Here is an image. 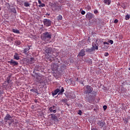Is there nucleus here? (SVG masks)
Instances as JSON below:
<instances>
[{
	"instance_id": "9d476101",
	"label": "nucleus",
	"mask_w": 130,
	"mask_h": 130,
	"mask_svg": "<svg viewBox=\"0 0 130 130\" xmlns=\"http://www.w3.org/2000/svg\"><path fill=\"white\" fill-rule=\"evenodd\" d=\"M58 89H59L58 95H59V94H60L61 95H62L63 94V92H64V89L63 88V87H61V86H59Z\"/></svg>"
},
{
	"instance_id": "f3484780",
	"label": "nucleus",
	"mask_w": 130,
	"mask_h": 130,
	"mask_svg": "<svg viewBox=\"0 0 130 130\" xmlns=\"http://www.w3.org/2000/svg\"><path fill=\"white\" fill-rule=\"evenodd\" d=\"M10 79H11V77H10V76L8 77L7 78V81H5V84H6V83H7V85H9V84H10V83L11 82V80H10Z\"/></svg>"
},
{
	"instance_id": "6ab92c4d",
	"label": "nucleus",
	"mask_w": 130,
	"mask_h": 130,
	"mask_svg": "<svg viewBox=\"0 0 130 130\" xmlns=\"http://www.w3.org/2000/svg\"><path fill=\"white\" fill-rule=\"evenodd\" d=\"M86 62H88L90 64H92V63H93V61H92V60L90 58H88V59H87L86 60Z\"/></svg>"
},
{
	"instance_id": "412c9836",
	"label": "nucleus",
	"mask_w": 130,
	"mask_h": 130,
	"mask_svg": "<svg viewBox=\"0 0 130 130\" xmlns=\"http://www.w3.org/2000/svg\"><path fill=\"white\" fill-rule=\"evenodd\" d=\"M126 7H127V4L126 3H123L122 8H123V9H126Z\"/></svg>"
},
{
	"instance_id": "f704fd0d",
	"label": "nucleus",
	"mask_w": 130,
	"mask_h": 130,
	"mask_svg": "<svg viewBox=\"0 0 130 130\" xmlns=\"http://www.w3.org/2000/svg\"><path fill=\"white\" fill-rule=\"evenodd\" d=\"M103 109L104 110H106V109H107V106H106V105L104 106Z\"/></svg>"
},
{
	"instance_id": "ddd939ff",
	"label": "nucleus",
	"mask_w": 130,
	"mask_h": 130,
	"mask_svg": "<svg viewBox=\"0 0 130 130\" xmlns=\"http://www.w3.org/2000/svg\"><path fill=\"white\" fill-rule=\"evenodd\" d=\"M58 92H59V89L57 88L56 90L53 91L52 95H53V96H55V95H56Z\"/></svg>"
},
{
	"instance_id": "c03bdc74",
	"label": "nucleus",
	"mask_w": 130,
	"mask_h": 130,
	"mask_svg": "<svg viewBox=\"0 0 130 130\" xmlns=\"http://www.w3.org/2000/svg\"><path fill=\"white\" fill-rule=\"evenodd\" d=\"M87 9H88V10H91V7L87 6Z\"/></svg>"
},
{
	"instance_id": "e433bc0d",
	"label": "nucleus",
	"mask_w": 130,
	"mask_h": 130,
	"mask_svg": "<svg viewBox=\"0 0 130 130\" xmlns=\"http://www.w3.org/2000/svg\"><path fill=\"white\" fill-rule=\"evenodd\" d=\"M53 71H57V67H55V68H52Z\"/></svg>"
},
{
	"instance_id": "c85d7f7f",
	"label": "nucleus",
	"mask_w": 130,
	"mask_h": 130,
	"mask_svg": "<svg viewBox=\"0 0 130 130\" xmlns=\"http://www.w3.org/2000/svg\"><path fill=\"white\" fill-rule=\"evenodd\" d=\"M94 50H98V46L96 45V44L94 45Z\"/></svg>"
},
{
	"instance_id": "4d7b16f0",
	"label": "nucleus",
	"mask_w": 130,
	"mask_h": 130,
	"mask_svg": "<svg viewBox=\"0 0 130 130\" xmlns=\"http://www.w3.org/2000/svg\"><path fill=\"white\" fill-rule=\"evenodd\" d=\"M128 70L130 71V68H129Z\"/></svg>"
},
{
	"instance_id": "bb28decb",
	"label": "nucleus",
	"mask_w": 130,
	"mask_h": 130,
	"mask_svg": "<svg viewBox=\"0 0 130 130\" xmlns=\"http://www.w3.org/2000/svg\"><path fill=\"white\" fill-rule=\"evenodd\" d=\"M39 8H43L44 7H45V4L44 3H41V4H40V5H39Z\"/></svg>"
},
{
	"instance_id": "5fc2aeb1",
	"label": "nucleus",
	"mask_w": 130,
	"mask_h": 130,
	"mask_svg": "<svg viewBox=\"0 0 130 130\" xmlns=\"http://www.w3.org/2000/svg\"><path fill=\"white\" fill-rule=\"evenodd\" d=\"M2 10V8L0 7V11Z\"/></svg>"
},
{
	"instance_id": "f03ea898",
	"label": "nucleus",
	"mask_w": 130,
	"mask_h": 130,
	"mask_svg": "<svg viewBox=\"0 0 130 130\" xmlns=\"http://www.w3.org/2000/svg\"><path fill=\"white\" fill-rule=\"evenodd\" d=\"M41 39L42 40H43L44 41H49L50 39H51V34L48 32H45L42 34L41 36Z\"/></svg>"
},
{
	"instance_id": "f8f14e48",
	"label": "nucleus",
	"mask_w": 130,
	"mask_h": 130,
	"mask_svg": "<svg viewBox=\"0 0 130 130\" xmlns=\"http://www.w3.org/2000/svg\"><path fill=\"white\" fill-rule=\"evenodd\" d=\"M13 57L14 59H16V60H19V59H20V56H19V54H18V53H15Z\"/></svg>"
},
{
	"instance_id": "6e6d98bb",
	"label": "nucleus",
	"mask_w": 130,
	"mask_h": 130,
	"mask_svg": "<svg viewBox=\"0 0 130 130\" xmlns=\"http://www.w3.org/2000/svg\"><path fill=\"white\" fill-rule=\"evenodd\" d=\"M64 68H67V66H64Z\"/></svg>"
},
{
	"instance_id": "7ed1b4c3",
	"label": "nucleus",
	"mask_w": 130,
	"mask_h": 130,
	"mask_svg": "<svg viewBox=\"0 0 130 130\" xmlns=\"http://www.w3.org/2000/svg\"><path fill=\"white\" fill-rule=\"evenodd\" d=\"M4 120L6 122H7V121H11L10 123H9V124H11L12 122H13V117L11 116V115L7 114H6L5 117L4 118Z\"/></svg>"
},
{
	"instance_id": "f257e3e1",
	"label": "nucleus",
	"mask_w": 130,
	"mask_h": 130,
	"mask_svg": "<svg viewBox=\"0 0 130 130\" xmlns=\"http://www.w3.org/2000/svg\"><path fill=\"white\" fill-rule=\"evenodd\" d=\"M93 92V87H92L90 85H86L85 86L84 88V94H86V96L85 97V100L86 102H90V100L89 98H90V95L89 94H91Z\"/></svg>"
},
{
	"instance_id": "2f4dec72",
	"label": "nucleus",
	"mask_w": 130,
	"mask_h": 130,
	"mask_svg": "<svg viewBox=\"0 0 130 130\" xmlns=\"http://www.w3.org/2000/svg\"><path fill=\"white\" fill-rule=\"evenodd\" d=\"M109 55V53H108V52H106L104 54L105 56H108Z\"/></svg>"
},
{
	"instance_id": "09e8293b",
	"label": "nucleus",
	"mask_w": 130,
	"mask_h": 130,
	"mask_svg": "<svg viewBox=\"0 0 130 130\" xmlns=\"http://www.w3.org/2000/svg\"><path fill=\"white\" fill-rule=\"evenodd\" d=\"M92 94H94V95H96V94H97V92H94V93H92Z\"/></svg>"
},
{
	"instance_id": "0eeeda50",
	"label": "nucleus",
	"mask_w": 130,
	"mask_h": 130,
	"mask_svg": "<svg viewBox=\"0 0 130 130\" xmlns=\"http://www.w3.org/2000/svg\"><path fill=\"white\" fill-rule=\"evenodd\" d=\"M8 63H10V66H13V67L18 66L19 64V63H18V62L13 60V59H11L10 61H8Z\"/></svg>"
},
{
	"instance_id": "4c0bfd02",
	"label": "nucleus",
	"mask_w": 130,
	"mask_h": 130,
	"mask_svg": "<svg viewBox=\"0 0 130 130\" xmlns=\"http://www.w3.org/2000/svg\"><path fill=\"white\" fill-rule=\"evenodd\" d=\"M34 92H35V93H37V94H39V93H38V90H37V89H35Z\"/></svg>"
},
{
	"instance_id": "a19ab883",
	"label": "nucleus",
	"mask_w": 130,
	"mask_h": 130,
	"mask_svg": "<svg viewBox=\"0 0 130 130\" xmlns=\"http://www.w3.org/2000/svg\"><path fill=\"white\" fill-rule=\"evenodd\" d=\"M38 3H39V5H41V4H42V3H41V1H40V0H38Z\"/></svg>"
},
{
	"instance_id": "4468645a",
	"label": "nucleus",
	"mask_w": 130,
	"mask_h": 130,
	"mask_svg": "<svg viewBox=\"0 0 130 130\" xmlns=\"http://www.w3.org/2000/svg\"><path fill=\"white\" fill-rule=\"evenodd\" d=\"M36 81L38 84L41 83L40 82L41 81V76H37L36 79Z\"/></svg>"
},
{
	"instance_id": "de8ad7c7",
	"label": "nucleus",
	"mask_w": 130,
	"mask_h": 130,
	"mask_svg": "<svg viewBox=\"0 0 130 130\" xmlns=\"http://www.w3.org/2000/svg\"><path fill=\"white\" fill-rule=\"evenodd\" d=\"M35 89H31L30 90V92H34Z\"/></svg>"
},
{
	"instance_id": "a211bd4d",
	"label": "nucleus",
	"mask_w": 130,
	"mask_h": 130,
	"mask_svg": "<svg viewBox=\"0 0 130 130\" xmlns=\"http://www.w3.org/2000/svg\"><path fill=\"white\" fill-rule=\"evenodd\" d=\"M50 112H53V113H56V110H53V109L51 107L49 108Z\"/></svg>"
},
{
	"instance_id": "2eb2a0df",
	"label": "nucleus",
	"mask_w": 130,
	"mask_h": 130,
	"mask_svg": "<svg viewBox=\"0 0 130 130\" xmlns=\"http://www.w3.org/2000/svg\"><path fill=\"white\" fill-rule=\"evenodd\" d=\"M12 32H13V33H15L16 34H20V31L17 29L13 28Z\"/></svg>"
},
{
	"instance_id": "603ef678",
	"label": "nucleus",
	"mask_w": 130,
	"mask_h": 130,
	"mask_svg": "<svg viewBox=\"0 0 130 130\" xmlns=\"http://www.w3.org/2000/svg\"><path fill=\"white\" fill-rule=\"evenodd\" d=\"M79 80V78H77V81H78Z\"/></svg>"
},
{
	"instance_id": "1a4fd4ad",
	"label": "nucleus",
	"mask_w": 130,
	"mask_h": 130,
	"mask_svg": "<svg viewBox=\"0 0 130 130\" xmlns=\"http://www.w3.org/2000/svg\"><path fill=\"white\" fill-rule=\"evenodd\" d=\"M86 17L89 20H91L93 18V14H92L90 12H88L87 13Z\"/></svg>"
},
{
	"instance_id": "c9c22d12",
	"label": "nucleus",
	"mask_w": 130,
	"mask_h": 130,
	"mask_svg": "<svg viewBox=\"0 0 130 130\" xmlns=\"http://www.w3.org/2000/svg\"><path fill=\"white\" fill-rule=\"evenodd\" d=\"M114 23H116H116H118V20H117V19H115V20H114Z\"/></svg>"
},
{
	"instance_id": "49530a36",
	"label": "nucleus",
	"mask_w": 130,
	"mask_h": 130,
	"mask_svg": "<svg viewBox=\"0 0 130 130\" xmlns=\"http://www.w3.org/2000/svg\"><path fill=\"white\" fill-rule=\"evenodd\" d=\"M5 85H4V86H8V84H8L7 83H6V81L5 82Z\"/></svg>"
},
{
	"instance_id": "3c124183",
	"label": "nucleus",
	"mask_w": 130,
	"mask_h": 130,
	"mask_svg": "<svg viewBox=\"0 0 130 130\" xmlns=\"http://www.w3.org/2000/svg\"><path fill=\"white\" fill-rule=\"evenodd\" d=\"M53 67H56V64L53 65Z\"/></svg>"
},
{
	"instance_id": "39448f33",
	"label": "nucleus",
	"mask_w": 130,
	"mask_h": 130,
	"mask_svg": "<svg viewBox=\"0 0 130 130\" xmlns=\"http://www.w3.org/2000/svg\"><path fill=\"white\" fill-rule=\"evenodd\" d=\"M97 124L99 125L101 128H106V123L103 120H99L98 121Z\"/></svg>"
},
{
	"instance_id": "7c9ffc66",
	"label": "nucleus",
	"mask_w": 130,
	"mask_h": 130,
	"mask_svg": "<svg viewBox=\"0 0 130 130\" xmlns=\"http://www.w3.org/2000/svg\"><path fill=\"white\" fill-rule=\"evenodd\" d=\"M78 114L79 115H82V111H81V110H79Z\"/></svg>"
},
{
	"instance_id": "423d86ee",
	"label": "nucleus",
	"mask_w": 130,
	"mask_h": 130,
	"mask_svg": "<svg viewBox=\"0 0 130 130\" xmlns=\"http://www.w3.org/2000/svg\"><path fill=\"white\" fill-rule=\"evenodd\" d=\"M50 116H51V119L52 120H53L54 123H55V122H58V118L56 114H51Z\"/></svg>"
},
{
	"instance_id": "4be33fe9",
	"label": "nucleus",
	"mask_w": 130,
	"mask_h": 130,
	"mask_svg": "<svg viewBox=\"0 0 130 130\" xmlns=\"http://www.w3.org/2000/svg\"><path fill=\"white\" fill-rule=\"evenodd\" d=\"M24 7H30V4H29V3L28 2H25L24 3Z\"/></svg>"
},
{
	"instance_id": "b1692460",
	"label": "nucleus",
	"mask_w": 130,
	"mask_h": 130,
	"mask_svg": "<svg viewBox=\"0 0 130 130\" xmlns=\"http://www.w3.org/2000/svg\"><path fill=\"white\" fill-rule=\"evenodd\" d=\"M11 12H12V13H14V14H16L17 13V11L15 8H12L11 9Z\"/></svg>"
},
{
	"instance_id": "72a5a7b5",
	"label": "nucleus",
	"mask_w": 130,
	"mask_h": 130,
	"mask_svg": "<svg viewBox=\"0 0 130 130\" xmlns=\"http://www.w3.org/2000/svg\"><path fill=\"white\" fill-rule=\"evenodd\" d=\"M81 14H82V15H85V14H86V12H85V11H84V10H82V11H81Z\"/></svg>"
},
{
	"instance_id": "393cba45",
	"label": "nucleus",
	"mask_w": 130,
	"mask_h": 130,
	"mask_svg": "<svg viewBox=\"0 0 130 130\" xmlns=\"http://www.w3.org/2000/svg\"><path fill=\"white\" fill-rule=\"evenodd\" d=\"M57 19L58 21L62 20V16H61V15H59L58 16H57Z\"/></svg>"
},
{
	"instance_id": "a878e982",
	"label": "nucleus",
	"mask_w": 130,
	"mask_h": 130,
	"mask_svg": "<svg viewBox=\"0 0 130 130\" xmlns=\"http://www.w3.org/2000/svg\"><path fill=\"white\" fill-rule=\"evenodd\" d=\"M20 44H21V41H15V45L18 46V45H20Z\"/></svg>"
},
{
	"instance_id": "5701e85b",
	"label": "nucleus",
	"mask_w": 130,
	"mask_h": 130,
	"mask_svg": "<svg viewBox=\"0 0 130 130\" xmlns=\"http://www.w3.org/2000/svg\"><path fill=\"white\" fill-rule=\"evenodd\" d=\"M46 52L47 53H50L51 52V49L50 48H47L46 50Z\"/></svg>"
},
{
	"instance_id": "37998d69",
	"label": "nucleus",
	"mask_w": 130,
	"mask_h": 130,
	"mask_svg": "<svg viewBox=\"0 0 130 130\" xmlns=\"http://www.w3.org/2000/svg\"><path fill=\"white\" fill-rule=\"evenodd\" d=\"M46 16H50V13H47L46 14Z\"/></svg>"
},
{
	"instance_id": "473e14b6",
	"label": "nucleus",
	"mask_w": 130,
	"mask_h": 130,
	"mask_svg": "<svg viewBox=\"0 0 130 130\" xmlns=\"http://www.w3.org/2000/svg\"><path fill=\"white\" fill-rule=\"evenodd\" d=\"M109 43H110L111 44H113V40H110L109 41Z\"/></svg>"
},
{
	"instance_id": "c756f323",
	"label": "nucleus",
	"mask_w": 130,
	"mask_h": 130,
	"mask_svg": "<svg viewBox=\"0 0 130 130\" xmlns=\"http://www.w3.org/2000/svg\"><path fill=\"white\" fill-rule=\"evenodd\" d=\"M53 110H56V107L55 106H53L52 107H51Z\"/></svg>"
},
{
	"instance_id": "a18cd8bd",
	"label": "nucleus",
	"mask_w": 130,
	"mask_h": 130,
	"mask_svg": "<svg viewBox=\"0 0 130 130\" xmlns=\"http://www.w3.org/2000/svg\"><path fill=\"white\" fill-rule=\"evenodd\" d=\"M104 44H107V45H108V43H107V42H104Z\"/></svg>"
},
{
	"instance_id": "cd10ccee",
	"label": "nucleus",
	"mask_w": 130,
	"mask_h": 130,
	"mask_svg": "<svg viewBox=\"0 0 130 130\" xmlns=\"http://www.w3.org/2000/svg\"><path fill=\"white\" fill-rule=\"evenodd\" d=\"M130 16L128 15H126L125 16V20H129Z\"/></svg>"
},
{
	"instance_id": "8fccbe9b",
	"label": "nucleus",
	"mask_w": 130,
	"mask_h": 130,
	"mask_svg": "<svg viewBox=\"0 0 130 130\" xmlns=\"http://www.w3.org/2000/svg\"><path fill=\"white\" fill-rule=\"evenodd\" d=\"M78 2H82V0H76Z\"/></svg>"
},
{
	"instance_id": "aec40b11",
	"label": "nucleus",
	"mask_w": 130,
	"mask_h": 130,
	"mask_svg": "<svg viewBox=\"0 0 130 130\" xmlns=\"http://www.w3.org/2000/svg\"><path fill=\"white\" fill-rule=\"evenodd\" d=\"M104 3L106 4V5H110V3H111V1L110 0H104Z\"/></svg>"
},
{
	"instance_id": "20e7f679",
	"label": "nucleus",
	"mask_w": 130,
	"mask_h": 130,
	"mask_svg": "<svg viewBox=\"0 0 130 130\" xmlns=\"http://www.w3.org/2000/svg\"><path fill=\"white\" fill-rule=\"evenodd\" d=\"M43 23L44 26H46V27H49V26L51 25L52 21L50 19H44L43 20Z\"/></svg>"
},
{
	"instance_id": "864d4df0",
	"label": "nucleus",
	"mask_w": 130,
	"mask_h": 130,
	"mask_svg": "<svg viewBox=\"0 0 130 130\" xmlns=\"http://www.w3.org/2000/svg\"><path fill=\"white\" fill-rule=\"evenodd\" d=\"M50 124H51V125H53V124H52V123H50Z\"/></svg>"
},
{
	"instance_id": "6e6552de",
	"label": "nucleus",
	"mask_w": 130,
	"mask_h": 130,
	"mask_svg": "<svg viewBox=\"0 0 130 130\" xmlns=\"http://www.w3.org/2000/svg\"><path fill=\"white\" fill-rule=\"evenodd\" d=\"M85 50H84V49L81 50V51L78 53L77 56H78L79 57H81V56H82V57L83 56H85L86 55V53H85Z\"/></svg>"
},
{
	"instance_id": "9b49d317",
	"label": "nucleus",
	"mask_w": 130,
	"mask_h": 130,
	"mask_svg": "<svg viewBox=\"0 0 130 130\" xmlns=\"http://www.w3.org/2000/svg\"><path fill=\"white\" fill-rule=\"evenodd\" d=\"M85 51L86 52H92V51H94V45H92L91 48H87Z\"/></svg>"
},
{
	"instance_id": "58836bf2",
	"label": "nucleus",
	"mask_w": 130,
	"mask_h": 130,
	"mask_svg": "<svg viewBox=\"0 0 130 130\" xmlns=\"http://www.w3.org/2000/svg\"><path fill=\"white\" fill-rule=\"evenodd\" d=\"M98 13H99V12H98V10H95L94 11V14H98Z\"/></svg>"
},
{
	"instance_id": "dca6fc26",
	"label": "nucleus",
	"mask_w": 130,
	"mask_h": 130,
	"mask_svg": "<svg viewBox=\"0 0 130 130\" xmlns=\"http://www.w3.org/2000/svg\"><path fill=\"white\" fill-rule=\"evenodd\" d=\"M28 50H30V47L27 46L26 48H24V53H27V52L28 51Z\"/></svg>"
},
{
	"instance_id": "ea45409f",
	"label": "nucleus",
	"mask_w": 130,
	"mask_h": 130,
	"mask_svg": "<svg viewBox=\"0 0 130 130\" xmlns=\"http://www.w3.org/2000/svg\"><path fill=\"white\" fill-rule=\"evenodd\" d=\"M124 121L125 123H127V122H128L127 119H125L124 120Z\"/></svg>"
},
{
	"instance_id": "79ce46f5",
	"label": "nucleus",
	"mask_w": 130,
	"mask_h": 130,
	"mask_svg": "<svg viewBox=\"0 0 130 130\" xmlns=\"http://www.w3.org/2000/svg\"><path fill=\"white\" fill-rule=\"evenodd\" d=\"M33 60H34V58L31 57V58H30V61H33Z\"/></svg>"
}]
</instances>
